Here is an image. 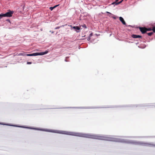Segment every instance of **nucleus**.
Returning <instances> with one entry per match:
<instances>
[{"mask_svg":"<svg viewBox=\"0 0 155 155\" xmlns=\"http://www.w3.org/2000/svg\"><path fill=\"white\" fill-rule=\"evenodd\" d=\"M132 37L134 38H141V36L139 35H132Z\"/></svg>","mask_w":155,"mask_h":155,"instance_id":"6e6552de","label":"nucleus"},{"mask_svg":"<svg viewBox=\"0 0 155 155\" xmlns=\"http://www.w3.org/2000/svg\"><path fill=\"white\" fill-rule=\"evenodd\" d=\"M48 51H46L44 52L40 53H35L32 54H27L25 55L27 56H36L37 55H41L46 54L48 53Z\"/></svg>","mask_w":155,"mask_h":155,"instance_id":"7ed1b4c3","label":"nucleus"},{"mask_svg":"<svg viewBox=\"0 0 155 155\" xmlns=\"http://www.w3.org/2000/svg\"><path fill=\"white\" fill-rule=\"evenodd\" d=\"M18 55L25 56V54H24L23 53H20L19 54H18Z\"/></svg>","mask_w":155,"mask_h":155,"instance_id":"dca6fc26","label":"nucleus"},{"mask_svg":"<svg viewBox=\"0 0 155 155\" xmlns=\"http://www.w3.org/2000/svg\"><path fill=\"white\" fill-rule=\"evenodd\" d=\"M7 21H8L10 22V20H7Z\"/></svg>","mask_w":155,"mask_h":155,"instance_id":"5701e85b","label":"nucleus"},{"mask_svg":"<svg viewBox=\"0 0 155 155\" xmlns=\"http://www.w3.org/2000/svg\"><path fill=\"white\" fill-rule=\"evenodd\" d=\"M121 21V22H122V23L124 24V25H126V23L124 21V20H120Z\"/></svg>","mask_w":155,"mask_h":155,"instance_id":"ddd939ff","label":"nucleus"},{"mask_svg":"<svg viewBox=\"0 0 155 155\" xmlns=\"http://www.w3.org/2000/svg\"><path fill=\"white\" fill-rule=\"evenodd\" d=\"M119 18V19H124L122 17H120Z\"/></svg>","mask_w":155,"mask_h":155,"instance_id":"aec40b11","label":"nucleus"},{"mask_svg":"<svg viewBox=\"0 0 155 155\" xmlns=\"http://www.w3.org/2000/svg\"><path fill=\"white\" fill-rule=\"evenodd\" d=\"M54 132L66 134L71 136H77L86 138H91L99 140L112 141L117 142H123L124 141L123 140H121L118 138H114L111 136H101L95 134H86L79 133H75L71 132L65 131H57V132L53 131Z\"/></svg>","mask_w":155,"mask_h":155,"instance_id":"f257e3e1","label":"nucleus"},{"mask_svg":"<svg viewBox=\"0 0 155 155\" xmlns=\"http://www.w3.org/2000/svg\"><path fill=\"white\" fill-rule=\"evenodd\" d=\"M92 35H93L92 33H91L89 37H91Z\"/></svg>","mask_w":155,"mask_h":155,"instance_id":"4be33fe9","label":"nucleus"},{"mask_svg":"<svg viewBox=\"0 0 155 155\" xmlns=\"http://www.w3.org/2000/svg\"><path fill=\"white\" fill-rule=\"evenodd\" d=\"M83 27L85 28H87V27H86V25H83Z\"/></svg>","mask_w":155,"mask_h":155,"instance_id":"f3484780","label":"nucleus"},{"mask_svg":"<svg viewBox=\"0 0 155 155\" xmlns=\"http://www.w3.org/2000/svg\"><path fill=\"white\" fill-rule=\"evenodd\" d=\"M14 12L11 10H9L8 12H6L4 14L5 17H11L12 16Z\"/></svg>","mask_w":155,"mask_h":155,"instance_id":"20e7f679","label":"nucleus"},{"mask_svg":"<svg viewBox=\"0 0 155 155\" xmlns=\"http://www.w3.org/2000/svg\"><path fill=\"white\" fill-rule=\"evenodd\" d=\"M151 30H152V29L151 28H147V31H151Z\"/></svg>","mask_w":155,"mask_h":155,"instance_id":"4468645a","label":"nucleus"},{"mask_svg":"<svg viewBox=\"0 0 155 155\" xmlns=\"http://www.w3.org/2000/svg\"><path fill=\"white\" fill-rule=\"evenodd\" d=\"M152 29V30H153V32L155 33V26H153Z\"/></svg>","mask_w":155,"mask_h":155,"instance_id":"2eb2a0df","label":"nucleus"},{"mask_svg":"<svg viewBox=\"0 0 155 155\" xmlns=\"http://www.w3.org/2000/svg\"><path fill=\"white\" fill-rule=\"evenodd\" d=\"M153 34V32H150L147 33L148 35L149 36H151Z\"/></svg>","mask_w":155,"mask_h":155,"instance_id":"f8f14e48","label":"nucleus"},{"mask_svg":"<svg viewBox=\"0 0 155 155\" xmlns=\"http://www.w3.org/2000/svg\"><path fill=\"white\" fill-rule=\"evenodd\" d=\"M123 0H122L121 1L117 2L119 1V0H116L115 2H113V3L111 4H115V5H118L121 3L122 2Z\"/></svg>","mask_w":155,"mask_h":155,"instance_id":"0eeeda50","label":"nucleus"},{"mask_svg":"<svg viewBox=\"0 0 155 155\" xmlns=\"http://www.w3.org/2000/svg\"><path fill=\"white\" fill-rule=\"evenodd\" d=\"M106 12L108 14L107 15L110 17L111 18H113L115 19H117L118 18V17L117 16L114 15L108 12Z\"/></svg>","mask_w":155,"mask_h":155,"instance_id":"39448f33","label":"nucleus"},{"mask_svg":"<svg viewBox=\"0 0 155 155\" xmlns=\"http://www.w3.org/2000/svg\"><path fill=\"white\" fill-rule=\"evenodd\" d=\"M91 39V38H90V37H88L87 38V40L88 41H89Z\"/></svg>","mask_w":155,"mask_h":155,"instance_id":"412c9836","label":"nucleus"},{"mask_svg":"<svg viewBox=\"0 0 155 155\" xmlns=\"http://www.w3.org/2000/svg\"><path fill=\"white\" fill-rule=\"evenodd\" d=\"M3 17H5L4 14H0V19L2 18Z\"/></svg>","mask_w":155,"mask_h":155,"instance_id":"9b49d317","label":"nucleus"},{"mask_svg":"<svg viewBox=\"0 0 155 155\" xmlns=\"http://www.w3.org/2000/svg\"><path fill=\"white\" fill-rule=\"evenodd\" d=\"M59 5H57L54 6L53 7H50L49 8L52 11L54 8H55L56 7H57Z\"/></svg>","mask_w":155,"mask_h":155,"instance_id":"9d476101","label":"nucleus"},{"mask_svg":"<svg viewBox=\"0 0 155 155\" xmlns=\"http://www.w3.org/2000/svg\"><path fill=\"white\" fill-rule=\"evenodd\" d=\"M60 28V27H58L55 28V29H58L59 28Z\"/></svg>","mask_w":155,"mask_h":155,"instance_id":"6ab92c4d","label":"nucleus"},{"mask_svg":"<svg viewBox=\"0 0 155 155\" xmlns=\"http://www.w3.org/2000/svg\"><path fill=\"white\" fill-rule=\"evenodd\" d=\"M140 31L142 34H144L147 32V28L145 27H140Z\"/></svg>","mask_w":155,"mask_h":155,"instance_id":"423d86ee","label":"nucleus"},{"mask_svg":"<svg viewBox=\"0 0 155 155\" xmlns=\"http://www.w3.org/2000/svg\"><path fill=\"white\" fill-rule=\"evenodd\" d=\"M28 64H31V62H28L27 63Z\"/></svg>","mask_w":155,"mask_h":155,"instance_id":"a211bd4d","label":"nucleus"},{"mask_svg":"<svg viewBox=\"0 0 155 155\" xmlns=\"http://www.w3.org/2000/svg\"><path fill=\"white\" fill-rule=\"evenodd\" d=\"M72 28L75 30H79L80 29V27L78 26H73L72 27Z\"/></svg>","mask_w":155,"mask_h":155,"instance_id":"1a4fd4ad","label":"nucleus"},{"mask_svg":"<svg viewBox=\"0 0 155 155\" xmlns=\"http://www.w3.org/2000/svg\"><path fill=\"white\" fill-rule=\"evenodd\" d=\"M133 143L139 145H142L147 147H155V144L152 143H147L144 142H133Z\"/></svg>","mask_w":155,"mask_h":155,"instance_id":"f03ea898","label":"nucleus"}]
</instances>
